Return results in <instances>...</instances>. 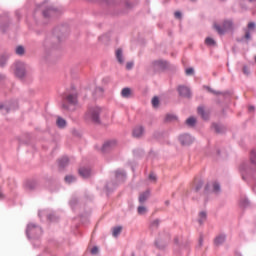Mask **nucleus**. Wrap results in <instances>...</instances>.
I'll list each match as a JSON object with an SVG mask.
<instances>
[{"label":"nucleus","mask_w":256,"mask_h":256,"mask_svg":"<svg viewBox=\"0 0 256 256\" xmlns=\"http://www.w3.org/2000/svg\"><path fill=\"white\" fill-rule=\"evenodd\" d=\"M103 113V110L99 107H93L86 113V119L93 121V123H100L99 115Z\"/></svg>","instance_id":"obj_1"},{"label":"nucleus","mask_w":256,"mask_h":256,"mask_svg":"<svg viewBox=\"0 0 256 256\" xmlns=\"http://www.w3.org/2000/svg\"><path fill=\"white\" fill-rule=\"evenodd\" d=\"M214 29L217 31L219 35H225L227 31H231L233 29V22L231 20H226L223 22L222 27L214 24Z\"/></svg>","instance_id":"obj_2"},{"label":"nucleus","mask_w":256,"mask_h":256,"mask_svg":"<svg viewBox=\"0 0 256 256\" xmlns=\"http://www.w3.org/2000/svg\"><path fill=\"white\" fill-rule=\"evenodd\" d=\"M26 74H27V66H25V63L17 62L15 64V75H16V77H19L20 79H23V77H25Z\"/></svg>","instance_id":"obj_3"},{"label":"nucleus","mask_w":256,"mask_h":256,"mask_svg":"<svg viewBox=\"0 0 256 256\" xmlns=\"http://www.w3.org/2000/svg\"><path fill=\"white\" fill-rule=\"evenodd\" d=\"M117 147V141L115 140H110L107 141L103 146H102V151L104 153H107L108 151H113Z\"/></svg>","instance_id":"obj_4"},{"label":"nucleus","mask_w":256,"mask_h":256,"mask_svg":"<svg viewBox=\"0 0 256 256\" xmlns=\"http://www.w3.org/2000/svg\"><path fill=\"white\" fill-rule=\"evenodd\" d=\"M178 93L182 97H191V90L187 86H179Z\"/></svg>","instance_id":"obj_5"},{"label":"nucleus","mask_w":256,"mask_h":256,"mask_svg":"<svg viewBox=\"0 0 256 256\" xmlns=\"http://www.w3.org/2000/svg\"><path fill=\"white\" fill-rule=\"evenodd\" d=\"M179 139L182 145H191L193 143V138L189 134L181 135Z\"/></svg>","instance_id":"obj_6"},{"label":"nucleus","mask_w":256,"mask_h":256,"mask_svg":"<svg viewBox=\"0 0 256 256\" xmlns=\"http://www.w3.org/2000/svg\"><path fill=\"white\" fill-rule=\"evenodd\" d=\"M145 133V128L143 126H136L133 130V137H136L139 139V137H143V134Z\"/></svg>","instance_id":"obj_7"},{"label":"nucleus","mask_w":256,"mask_h":256,"mask_svg":"<svg viewBox=\"0 0 256 256\" xmlns=\"http://www.w3.org/2000/svg\"><path fill=\"white\" fill-rule=\"evenodd\" d=\"M255 29V23L254 22H250L248 23V29L245 30V39L246 41H249V39H251V30Z\"/></svg>","instance_id":"obj_8"},{"label":"nucleus","mask_w":256,"mask_h":256,"mask_svg":"<svg viewBox=\"0 0 256 256\" xmlns=\"http://www.w3.org/2000/svg\"><path fill=\"white\" fill-rule=\"evenodd\" d=\"M65 101L70 103V105H77V94H68Z\"/></svg>","instance_id":"obj_9"},{"label":"nucleus","mask_w":256,"mask_h":256,"mask_svg":"<svg viewBox=\"0 0 256 256\" xmlns=\"http://www.w3.org/2000/svg\"><path fill=\"white\" fill-rule=\"evenodd\" d=\"M149 195H151L149 190H146L145 192H142L139 195V198H138L139 203H145V201H147L149 199Z\"/></svg>","instance_id":"obj_10"},{"label":"nucleus","mask_w":256,"mask_h":256,"mask_svg":"<svg viewBox=\"0 0 256 256\" xmlns=\"http://www.w3.org/2000/svg\"><path fill=\"white\" fill-rule=\"evenodd\" d=\"M79 175L84 179H87V177L91 176V170L89 168H80Z\"/></svg>","instance_id":"obj_11"},{"label":"nucleus","mask_w":256,"mask_h":256,"mask_svg":"<svg viewBox=\"0 0 256 256\" xmlns=\"http://www.w3.org/2000/svg\"><path fill=\"white\" fill-rule=\"evenodd\" d=\"M56 125L60 129H63V128L67 127V121H65V119H63L61 117H58L56 120Z\"/></svg>","instance_id":"obj_12"},{"label":"nucleus","mask_w":256,"mask_h":256,"mask_svg":"<svg viewBox=\"0 0 256 256\" xmlns=\"http://www.w3.org/2000/svg\"><path fill=\"white\" fill-rule=\"evenodd\" d=\"M116 59L121 65H123V63L125 62V60H123V50L118 49L116 51Z\"/></svg>","instance_id":"obj_13"},{"label":"nucleus","mask_w":256,"mask_h":256,"mask_svg":"<svg viewBox=\"0 0 256 256\" xmlns=\"http://www.w3.org/2000/svg\"><path fill=\"white\" fill-rule=\"evenodd\" d=\"M121 95H122V97H124L125 99H129V97H131V95H132L131 88H124V89H122Z\"/></svg>","instance_id":"obj_14"},{"label":"nucleus","mask_w":256,"mask_h":256,"mask_svg":"<svg viewBox=\"0 0 256 256\" xmlns=\"http://www.w3.org/2000/svg\"><path fill=\"white\" fill-rule=\"evenodd\" d=\"M198 115H201L202 119H209V113L205 112L202 106L198 107Z\"/></svg>","instance_id":"obj_15"},{"label":"nucleus","mask_w":256,"mask_h":256,"mask_svg":"<svg viewBox=\"0 0 256 256\" xmlns=\"http://www.w3.org/2000/svg\"><path fill=\"white\" fill-rule=\"evenodd\" d=\"M214 243L217 246L223 245V243H225V235H219L218 237H216Z\"/></svg>","instance_id":"obj_16"},{"label":"nucleus","mask_w":256,"mask_h":256,"mask_svg":"<svg viewBox=\"0 0 256 256\" xmlns=\"http://www.w3.org/2000/svg\"><path fill=\"white\" fill-rule=\"evenodd\" d=\"M207 219V213L206 212H200L199 213V218H198V222L200 223V225H202V223H205Z\"/></svg>","instance_id":"obj_17"},{"label":"nucleus","mask_w":256,"mask_h":256,"mask_svg":"<svg viewBox=\"0 0 256 256\" xmlns=\"http://www.w3.org/2000/svg\"><path fill=\"white\" fill-rule=\"evenodd\" d=\"M121 231H123V227L121 226H117L113 228V232H112L113 237H119V235L121 234Z\"/></svg>","instance_id":"obj_18"},{"label":"nucleus","mask_w":256,"mask_h":256,"mask_svg":"<svg viewBox=\"0 0 256 256\" xmlns=\"http://www.w3.org/2000/svg\"><path fill=\"white\" fill-rule=\"evenodd\" d=\"M195 123H197V119H195V117H190L186 120V124L189 127H195Z\"/></svg>","instance_id":"obj_19"},{"label":"nucleus","mask_w":256,"mask_h":256,"mask_svg":"<svg viewBox=\"0 0 256 256\" xmlns=\"http://www.w3.org/2000/svg\"><path fill=\"white\" fill-rule=\"evenodd\" d=\"M60 167H67L69 165V158L63 157L59 160Z\"/></svg>","instance_id":"obj_20"},{"label":"nucleus","mask_w":256,"mask_h":256,"mask_svg":"<svg viewBox=\"0 0 256 256\" xmlns=\"http://www.w3.org/2000/svg\"><path fill=\"white\" fill-rule=\"evenodd\" d=\"M206 45H209L210 47H215L216 42L213 38H206L205 39Z\"/></svg>","instance_id":"obj_21"},{"label":"nucleus","mask_w":256,"mask_h":256,"mask_svg":"<svg viewBox=\"0 0 256 256\" xmlns=\"http://www.w3.org/2000/svg\"><path fill=\"white\" fill-rule=\"evenodd\" d=\"M250 161L256 166V151L253 150L250 154Z\"/></svg>","instance_id":"obj_22"},{"label":"nucleus","mask_w":256,"mask_h":256,"mask_svg":"<svg viewBox=\"0 0 256 256\" xmlns=\"http://www.w3.org/2000/svg\"><path fill=\"white\" fill-rule=\"evenodd\" d=\"M25 54V48L23 46H18L16 48V55H24Z\"/></svg>","instance_id":"obj_23"},{"label":"nucleus","mask_w":256,"mask_h":256,"mask_svg":"<svg viewBox=\"0 0 256 256\" xmlns=\"http://www.w3.org/2000/svg\"><path fill=\"white\" fill-rule=\"evenodd\" d=\"M213 191L214 193H219L221 191V186L219 185V183L217 182L213 183Z\"/></svg>","instance_id":"obj_24"},{"label":"nucleus","mask_w":256,"mask_h":256,"mask_svg":"<svg viewBox=\"0 0 256 256\" xmlns=\"http://www.w3.org/2000/svg\"><path fill=\"white\" fill-rule=\"evenodd\" d=\"M145 213H147V208H145V206H139L138 207V214L139 215H145Z\"/></svg>","instance_id":"obj_25"},{"label":"nucleus","mask_w":256,"mask_h":256,"mask_svg":"<svg viewBox=\"0 0 256 256\" xmlns=\"http://www.w3.org/2000/svg\"><path fill=\"white\" fill-rule=\"evenodd\" d=\"M176 120H177V117L175 115H172V114L166 115L167 122L176 121Z\"/></svg>","instance_id":"obj_26"},{"label":"nucleus","mask_w":256,"mask_h":256,"mask_svg":"<svg viewBox=\"0 0 256 256\" xmlns=\"http://www.w3.org/2000/svg\"><path fill=\"white\" fill-rule=\"evenodd\" d=\"M249 205V201L246 198H242L240 201V207H247Z\"/></svg>","instance_id":"obj_27"},{"label":"nucleus","mask_w":256,"mask_h":256,"mask_svg":"<svg viewBox=\"0 0 256 256\" xmlns=\"http://www.w3.org/2000/svg\"><path fill=\"white\" fill-rule=\"evenodd\" d=\"M7 63V57L6 56H1L0 57V67H3Z\"/></svg>","instance_id":"obj_28"},{"label":"nucleus","mask_w":256,"mask_h":256,"mask_svg":"<svg viewBox=\"0 0 256 256\" xmlns=\"http://www.w3.org/2000/svg\"><path fill=\"white\" fill-rule=\"evenodd\" d=\"M152 105H153V107H159V98L158 97H154L152 99Z\"/></svg>","instance_id":"obj_29"},{"label":"nucleus","mask_w":256,"mask_h":256,"mask_svg":"<svg viewBox=\"0 0 256 256\" xmlns=\"http://www.w3.org/2000/svg\"><path fill=\"white\" fill-rule=\"evenodd\" d=\"M65 181H66V183H73V181H75V177H73V176H66L65 177Z\"/></svg>","instance_id":"obj_30"},{"label":"nucleus","mask_w":256,"mask_h":256,"mask_svg":"<svg viewBox=\"0 0 256 256\" xmlns=\"http://www.w3.org/2000/svg\"><path fill=\"white\" fill-rule=\"evenodd\" d=\"M97 253H99V248L97 246H94L92 249H91V254L92 255H97Z\"/></svg>","instance_id":"obj_31"},{"label":"nucleus","mask_w":256,"mask_h":256,"mask_svg":"<svg viewBox=\"0 0 256 256\" xmlns=\"http://www.w3.org/2000/svg\"><path fill=\"white\" fill-rule=\"evenodd\" d=\"M193 73H195V70L193 68L186 69V75H193Z\"/></svg>","instance_id":"obj_32"},{"label":"nucleus","mask_w":256,"mask_h":256,"mask_svg":"<svg viewBox=\"0 0 256 256\" xmlns=\"http://www.w3.org/2000/svg\"><path fill=\"white\" fill-rule=\"evenodd\" d=\"M149 179H150V181H157V176L154 173H151L149 175Z\"/></svg>","instance_id":"obj_33"},{"label":"nucleus","mask_w":256,"mask_h":256,"mask_svg":"<svg viewBox=\"0 0 256 256\" xmlns=\"http://www.w3.org/2000/svg\"><path fill=\"white\" fill-rule=\"evenodd\" d=\"M48 13H53V9H49L43 12L44 17H49Z\"/></svg>","instance_id":"obj_34"},{"label":"nucleus","mask_w":256,"mask_h":256,"mask_svg":"<svg viewBox=\"0 0 256 256\" xmlns=\"http://www.w3.org/2000/svg\"><path fill=\"white\" fill-rule=\"evenodd\" d=\"M126 69H128V71L133 69V62H127Z\"/></svg>","instance_id":"obj_35"},{"label":"nucleus","mask_w":256,"mask_h":256,"mask_svg":"<svg viewBox=\"0 0 256 256\" xmlns=\"http://www.w3.org/2000/svg\"><path fill=\"white\" fill-rule=\"evenodd\" d=\"M243 73L244 75H249V68H247V66L243 67Z\"/></svg>","instance_id":"obj_36"},{"label":"nucleus","mask_w":256,"mask_h":256,"mask_svg":"<svg viewBox=\"0 0 256 256\" xmlns=\"http://www.w3.org/2000/svg\"><path fill=\"white\" fill-rule=\"evenodd\" d=\"M200 187H203V182H199V184L195 186V191H199Z\"/></svg>","instance_id":"obj_37"},{"label":"nucleus","mask_w":256,"mask_h":256,"mask_svg":"<svg viewBox=\"0 0 256 256\" xmlns=\"http://www.w3.org/2000/svg\"><path fill=\"white\" fill-rule=\"evenodd\" d=\"M174 15H175L176 19H181V12L176 11V12L174 13Z\"/></svg>","instance_id":"obj_38"},{"label":"nucleus","mask_w":256,"mask_h":256,"mask_svg":"<svg viewBox=\"0 0 256 256\" xmlns=\"http://www.w3.org/2000/svg\"><path fill=\"white\" fill-rule=\"evenodd\" d=\"M213 128H214V131H216V133H219V125L213 124Z\"/></svg>","instance_id":"obj_39"},{"label":"nucleus","mask_w":256,"mask_h":256,"mask_svg":"<svg viewBox=\"0 0 256 256\" xmlns=\"http://www.w3.org/2000/svg\"><path fill=\"white\" fill-rule=\"evenodd\" d=\"M119 175H122V177H124L125 173L123 171H117L116 172V177H119Z\"/></svg>","instance_id":"obj_40"},{"label":"nucleus","mask_w":256,"mask_h":256,"mask_svg":"<svg viewBox=\"0 0 256 256\" xmlns=\"http://www.w3.org/2000/svg\"><path fill=\"white\" fill-rule=\"evenodd\" d=\"M249 111H255V107L250 106V107H249Z\"/></svg>","instance_id":"obj_41"},{"label":"nucleus","mask_w":256,"mask_h":256,"mask_svg":"<svg viewBox=\"0 0 256 256\" xmlns=\"http://www.w3.org/2000/svg\"><path fill=\"white\" fill-rule=\"evenodd\" d=\"M5 79V76L0 75V81H3Z\"/></svg>","instance_id":"obj_42"},{"label":"nucleus","mask_w":256,"mask_h":256,"mask_svg":"<svg viewBox=\"0 0 256 256\" xmlns=\"http://www.w3.org/2000/svg\"><path fill=\"white\" fill-rule=\"evenodd\" d=\"M0 199H3V192L0 190Z\"/></svg>","instance_id":"obj_43"},{"label":"nucleus","mask_w":256,"mask_h":256,"mask_svg":"<svg viewBox=\"0 0 256 256\" xmlns=\"http://www.w3.org/2000/svg\"><path fill=\"white\" fill-rule=\"evenodd\" d=\"M28 231H31V226H28Z\"/></svg>","instance_id":"obj_44"},{"label":"nucleus","mask_w":256,"mask_h":256,"mask_svg":"<svg viewBox=\"0 0 256 256\" xmlns=\"http://www.w3.org/2000/svg\"><path fill=\"white\" fill-rule=\"evenodd\" d=\"M63 108H64V109H68L67 106H65V105H63Z\"/></svg>","instance_id":"obj_45"},{"label":"nucleus","mask_w":256,"mask_h":256,"mask_svg":"<svg viewBox=\"0 0 256 256\" xmlns=\"http://www.w3.org/2000/svg\"><path fill=\"white\" fill-rule=\"evenodd\" d=\"M249 1H254V0H249Z\"/></svg>","instance_id":"obj_46"}]
</instances>
